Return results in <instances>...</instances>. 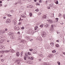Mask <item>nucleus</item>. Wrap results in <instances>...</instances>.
Instances as JSON below:
<instances>
[{
	"label": "nucleus",
	"mask_w": 65,
	"mask_h": 65,
	"mask_svg": "<svg viewBox=\"0 0 65 65\" xmlns=\"http://www.w3.org/2000/svg\"><path fill=\"white\" fill-rule=\"evenodd\" d=\"M63 17L64 19L65 20V17L64 15H63Z\"/></svg>",
	"instance_id": "obj_53"
},
{
	"label": "nucleus",
	"mask_w": 65,
	"mask_h": 65,
	"mask_svg": "<svg viewBox=\"0 0 65 65\" xmlns=\"http://www.w3.org/2000/svg\"><path fill=\"white\" fill-rule=\"evenodd\" d=\"M55 3H56V4H58V1H56V2Z\"/></svg>",
	"instance_id": "obj_42"
},
{
	"label": "nucleus",
	"mask_w": 65,
	"mask_h": 65,
	"mask_svg": "<svg viewBox=\"0 0 65 65\" xmlns=\"http://www.w3.org/2000/svg\"><path fill=\"white\" fill-rule=\"evenodd\" d=\"M39 61H41V59H39Z\"/></svg>",
	"instance_id": "obj_62"
},
{
	"label": "nucleus",
	"mask_w": 65,
	"mask_h": 65,
	"mask_svg": "<svg viewBox=\"0 0 65 65\" xmlns=\"http://www.w3.org/2000/svg\"><path fill=\"white\" fill-rule=\"evenodd\" d=\"M40 27H43V24H42L41 25H40Z\"/></svg>",
	"instance_id": "obj_30"
},
{
	"label": "nucleus",
	"mask_w": 65,
	"mask_h": 65,
	"mask_svg": "<svg viewBox=\"0 0 65 65\" xmlns=\"http://www.w3.org/2000/svg\"><path fill=\"white\" fill-rule=\"evenodd\" d=\"M44 65H50V64H49V63H48L46 62V63H44Z\"/></svg>",
	"instance_id": "obj_16"
},
{
	"label": "nucleus",
	"mask_w": 65,
	"mask_h": 65,
	"mask_svg": "<svg viewBox=\"0 0 65 65\" xmlns=\"http://www.w3.org/2000/svg\"><path fill=\"white\" fill-rule=\"evenodd\" d=\"M7 30H8V29L7 28H6L5 30V31H7Z\"/></svg>",
	"instance_id": "obj_52"
},
{
	"label": "nucleus",
	"mask_w": 65,
	"mask_h": 65,
	"mask_svg": "<svg viewBox=\"0 0 65 65\" xmlns=\"http://www.w3.org/2000/svg\"><path fill=\"white\" fill-rule=\"evenodd\" d=\"M21 55H23V52L22 51L21 54Z\"/></svg>",
	"instance_id": "obj_49"
},
{
	"label": "nucleus",
	"mask_w": 65,
	"mask_h": 65,
	"mask_svg": "<svg viewBox=\"0 0 65 65\" xmlns=\"http://www.w3.org/2000/svg\"><path fill=\"white\" fill-rule=\"evenodd\" d=\"M31 1H32V0H27V1L28 2H30Z\"/></svg>",
	"instance_id": "obj_55"
},
{
	"label": "nucleus",
	"mask_w": 65,
	"mask_h": 65,
	"mask_svg": "<svg viewBox=\"0 0 65 65\" xmlns=\"http://www.w3.org/2000/svg\"><path fill=\"white\" fill-rule=\"evenodd\" d=\"M3 33H5V32L4 31V30H3V31L2 32Z\"/></svg>",
	"instance_id": "obj_56"
},
{
	"label": "nucleus",
	"mask_w": 65,
	"mask_h": 65,
	"mask_svg": "<svg viewBox=\"0 0 65 65\" xmlns=\"http://www.w3.org/2000/svg\"><path fill=\"white\" fill-rule=\"evenodd\" d=\"M48 56L49 57H50V58H52V57H53V55L50 54Z\"/></svg>",
	"instance_id": "obj_12"
},
{
	"label": "nucleus",
	"mask_w": 65,
	"mask_h": 65,
	"mask_svg": "<svg viewBox=\"0 0 65 65\" xmlns=\"http://www.w3.org/2000/svg\"><path fill=\"white\" fill-rule=\"evenodd\" d=\"M39 2L40 3H41V1H42V0H39Z\"/></svg>",
	"instance_id": "obj_45"
},
{
	"label": "nucleus",
	"mask_w": 65,
	"mask_h": 65,
	"mask_svg": "<svg viewBox=\"0 0 65 65\" xmlns=\"http://www.w3.org/2000/svg\"><path fill=\"white\" fill-rule=\"evenodd\" d=\"M8 17H11V15H10V14H9V15H8Z\"/></svg>",
	"instance_id": "obj_50"
},
{
	"label": "nucleus",
	"mask_w": 65,
	"mask_h": 65,
	"mask_svg": "<svg viewBox=\"0 0 65 65\" xmlns=\"http://www.w3.org/2000/svg\"><path fill=\"white\" fill-rule=\"evenodd\" d=\"M32 7H33V6H32V5H30L29 6V8H32Z\"/></svg>",
	"instance_id": "obj_24"
},
{
	"label": "nucleus",
	"mask_w": 65,
	"mask_h": 65,
	"mask_svg": "<svg viewBox=\"0 0 65 65\" xmlns=\"http://www.w3.org/2000/svg\"><path fill=\"white\" fill-rule=\"evenodd\" d=\"M29 15L30 16H32V13H30L29 14Z\"/></svg>",
	"instance_id": "obj_38"
},
{
	"label": "nucleus",
	"mask_w": 65,
	"mask_h": 65,
	"mask_svg": "<svg viewBox=\"0 0 65 65\" xmlns=\"http://www.w3.org/2000/svg\"><path fill=\"white\" fill-rule=\"evenodd\" d=\"M18 2L20 4H22V2H21V1H18Z\"/></svg>",
	"instance_id": "obj_23"
},
{
	"label": "nucleus",
	"mask_w": 65,
	"mask_h": 65,
	"mask_svg": "<svg viewBox=\"0 0 65 65\" xmlns=\"http://www.w3.org/2000/svg\"><path fill=\"white\" fill-rule=\"evenodd\" d=\"M57 63L59 65H60V62L59 61L57 62Z\"/></svg>",
	"instance_id": "obj_35"
},
{
	"label": "nucleus",
	"mask_w": 65,
	"mask_h": 65,
	"mask_svg": "<svg viewBox=\"0 0 65 65\" xmlns=\"http://www.w3.org/2000/svg\"><path fill=\"white\" fill-rule=\"evenodd\" d=\"M56 46L57 47H59V45L58 44H56Z\"/></svg>",
	"instance_id": "obj_29"
},
{
	"label": "nucleus",
	"mask_w": 65,
	"mask_h": 65,
	"mask_svg": "<svg viewBox=\"0 0 65 65\" xmlns=\"http://www.w3.org/2000/svg\"><path fill=\"white\" fill-rule=\"evenodd\" d=\"M16 56L18 57H19L20 56V53L19 52H17L16 53Z\"/></svg>",
	"instance_id": "obj_11"
},
{
	"label": "nucleus",
	"mask_w": 65,
	"mask_h": 65,
	"mask_svg": "<svg viewBox=\"0 0 65 65\" xmlns=\"http://www.w3.org/2000/svg\"><path fill=\"white\" fill-rule=\"evenodd\" d=\"M30 60H34V58L33 57H30Z\"/></svg>",
	"instance_id": "obj_31"
},
{
	"label": "nucleus",
	"mask_w": 65,
	"mask_h": 65,
	"mask_svg": "<svg viewBox=\"0 0 65 65\" xmlns=\"http://www.w3.org/2000/svg\"><path fill=\"white\" fill-rule=\"evenodd\" d=\"M1 62H4V60L3 59H1Z\"/></svg>",
	"instance_id": "obj_48"
},
{
	"label": "nucleus",
	"mask_w": 65,
	"mask_h": 65,
	"mask_svg": "<svg viewBox=\"0 0 65 65\" xmlns=\"http://www.w3.org/2000/svg\"><path fill=\"white\" fill-rule=\"evenodd\" d=\"M24 17H25V16H24V15H21V18H24Z\"/></svg>",
	"instance_id": "obj_47"
},
{
	"label": "nucleus",
	"mask_w": 65,
	"mask_h": 65,
	"mask_svg": "<svg viewBox=\"0 0 65 65\" xmlns=\"http://www.w3.org/2000/svg\"><path fill=\"white\" fill-rule=\"evenodd\" d=\"M33 39H31L30 40V41H32V40H33Z\"/></svg>",
	"instance_id": "obj_57"
},
{
	"label": "nucleus",
	"mask_w": 65,
	"mask_h": 65,
	"mask_svg": "<svg viewBox=\"0 0 65 65\" xmlns=\"http://www.w3.org/2000/svg\"><path fill=\"white\" fill-rule=\"evenodd\" d=\"M63 54H64V55H65V52H63Z\"/></svg>",
	"instance_id": "obj_64"
},
{
	"label": "nucleus",
	"mask_w": 65,
	"mask_h": 65,
	"mask_svg": "<svg viewBox=\"0 0 65 65\" xmlns=\"http://www.w3.org/2000/svg\"><path fill=\"white\" fill-rule=\"evenodd\" d=\"M17 64L18 65H20L21 64V63H20V61H19V60H18L17 61Z\"/></svg>",
	"instance_id": "obj_9"
},
{
	"label": "nucleus",
	"mask_w": 65,
	"mask_h": 65,
	"mask_svg": "<svg viewBox=\"0 0 65 65\" xmlns=\"http://www.w3.org/2000/svg\"><path fill=\"white\" fill-rule=\"evenodd\" d=\"M3 42L4 41H5L6 40L5 39H4L3 40Z\"/></svg>",
	"instance_id": "obj_51"
},
{
	"label": "nucleus",
	"mask_w": 65,
	"mask_h": 65,
	"mask_svg": "<svg viewBox=\"0 0 65 65\" xmlns=\"http://www.w3.org/2000/svg\"><path fill=\"white\" fill-rule=\"evenodd\" d=\"M9 51H4V53H9Z\"/></svg>",
	"instance_id": "obj_20"
},
{
	"label": "nucleus",
	"mask_w": 65,
	"mask_h": 65,
	"mask_svg": "<svg viewBox=\"0 0 65 65\" xmlns=\"http://www.w3.org/2000/svg\"><path fill=\"white\" fill-rule=\"evenodd\" d=\"M11 38L12 39H14V40H15V36H11Z\"/></svg>",
	"instance_id": "obj_6"
},
{
	"label": "nucleus",
	"mask_w": 65,
	"mask_h": 65,
	"mask_svg": "<svg viewBox=\"0 0 65 65\" xmlns=\"http://www.w3.org/2000/svg\"><path fill=\"white\" fill-rule=\"evenodd\" d=\"M51 17L52 18H53L54 17V13H53L51 14Z\"/></svg>",
	"instance_id": "obj_22"
},
{
	"label": "nucleus",
	"mask_w": 65,
	"mask_h": 65,
	"mask_svg": "<svg viewBox=\"0 0 65 65\" xmlns=\"http://www.w3.org/2000/svg\"><path fill=\"white\" fill-rule=\"evenodd\" d=\"M55 20H56V21H58L59 19L57 18Z\"/></svg>",
	"instance_id": "obj_40"
},
{
	"label": "nucleus",
	"mask_w": 65,
	"mask_h": 65,
	"mask_svg": "<svg viewBox=\"0 0 65 65\" xmlns=\"http://www.w3.org/2000/svg\"><path fill=\"white\" fill-rule=\"evenodd\" d=\"M15 21V22H13L14 23V25H16V24H17V21Z\"/></svg>",
	"instance_id": "obj_37"
},
{
	"label": "nucleus",
	"mask_w": 65,
	"mask_h": 65,
	"mask_svg": "<svg viewBox=\"0 0 65 65\" xmlns=\"http://www.w3.org/2000/svg\"><path fill=\"white\" fill-rule=\"evenodd\" d=\"M53 26H54L53 25H52L51 26V28H50V29L49 31L51 33H52V32H53V31L54 30V27H53Z\"/></svg>",
	"instance_id": "obj_1"
},
{
	"label": "nucleus",
	"mask_w": 65,
	"mask_h": 65,
	"mask_svg": "<svg viewBox=\"0 0 65 65\" xmlns=\"http://www.w3.org/2000/svg\"><path fill=\"white\" fill-rule=\"evenodd\" d=\"M10 51L11 52V53H13L14 52V50H13V49H11L10 50Z\"/></svg>",
	"instance_id": "obj_13"
},
{
	"label": "nucleus",
	"mask_w": 65,
	"mask_h": 65,
	"mask_svg": "<svg viewBox=\"0 0 65 65\" xmlns=\"http://www.w3.org/2000/svg\"><path fill=\"white\" fill-rule=\"evenodd\" d=\"M47 8H48V9H50V8H50V7H47Z\"/></svg>",
	"instance_id": "obj_54"
},
{
	"label": "nucleus",
	"mask_w": 65,
	"mask_h": 65,
	"mask_svg": "<svg viewBox=\"0 0 65 65\" xmlns=\"http://www.w3.org/2000/svg\"><path fill=\"white\" fill-rule=\"evenodd\" d=\"M39 41H42V39L41 38H40L39 39Z\"/></svg>",
	"instance_id": "obj_27"
},
{
	"label": "nucleus",
	"mask_w": 65,
	"mask_h": 65,
	"mask_svg": "<svg viewBox=\"0 0 65 65\" xmlns=\"http://www.w3.org/2000/svg\"><path fill=\"white\" fill-rule=\"evenodd\" d=\"M15 29H16V30H19V29H20L19 27L18 26H16L15 27Z\"/></svg>",
	"instance_id": "obj_10"
},
{
	"label": "nucleus",
	"mask_w": 65,
	"mask_h": 65,
	"mask_svg": "<svg viewBox=\"0 0 65 65\" xmlns=\"http://www.w3.org/2000/svg\"><path fill=\"white\" fill-rule=\"evenodd\" d=\"M46 15H44L42 17V18H43V19H46Z\"/></svg>",
	"instance_id": "obj_14"
},
{
	"label": "nucleus",
	"mask_w": 65,
	"mask_h": 65,
	"mask_svg": "<svg viewBox=\"0 0 65 65\" xmlns=\"http://www.w3.org/2000/svg\"><path fill=\"white\" fill-rule=\"evenodd\" d=\"M40 24V22H37V25H39Z\"/></svg>",
	"instance_id": "obj_46"
},
{
	"label": "nucleus",
	"mask_w": 65,
	"mask_h": 65,
	"mask_svg": "<svg viewBox=\"0 0 65 65\" xmlns=\"http://www.w3.org/2000/svg\"><path fill=\"white\" fill-rule=\"evenodd\" d=\"M30 51H33V50L32 49H30L29 50Z\"/></svg>",
	"instance_id": "obj_41"
},
{
	"label": "nucleus",
	"mask_w": 65,
	"mask_h": 65,
	"mask_svg": "<svg viewBox=\"0 0 65 65\" xmlns=\"http://www.w3.org/2000/svg\"><path fill=\"white\" fill-rule=\"evenodd\" d=\"M26 38H27V39H30V38L28 37H26Z\"/></svg>",
	"instance_id": "obj_28"
},
{
	"label": "nucleus",
	"mask_w": 65,
	"mask_h": 65,
	"mask_svg": "<svg viewBox=\"0 0 65 65\" xmlns=\"http://www.w3.org/2000/svg\"><path fill=\"white\" fill-rule=\"evenodd\" d=\"M18 34H20V31H18Z\"/></svg>",
	"instance_id": "obj_59"
},
{
	"label": "nucleus",
	"mask_w": 65,
	"mask_h": 65,
	"mask_svg": "<svg viewBox=\"0 0 65 65\" xmlns=\"http://www.w3.org/2000/svg\"><path fill=\"white\" fill-rule=\"evenodd\" d=\"M37 28H38V26H36L35 27V30H36L37 29Z\"/></svg>",
	"instance_id": "obj_26"
},
{
	"label": "nucleus",
	"mask_w": 65,
	"mask_h": 65,
	"mask_svg": "<svg viewBox=\"0 0 65 65\" xmlns=\"http://www.w3.org/2000/svg\"><path fill=\"white\" fill-rule=\"evenodd\" d=\"M28 32H29L28 34H31L33 32V31L32 30V29H30V30L28 31Z\"/></svg>",
	"instance_id": "obj_2"
},
{
	"label": "nucleus",
	"mask_w": 65,
	"mask_h": 65,
	"mask_svg": "<svg viewBox=\"0 0 65 65\" xmlns=\"http://www.w3.org/2000/svg\"><path fill=\"white\" fill-rule=\"evenodd\" d=\"M2 39H2H3V37H0V39Z\"/></svg>",
	"instance_id": "obj_43"
},
{
	"label": "nucleus",
	"mask_w": 65,
	"mask_h": 65,
	"mask_svg": "<svg viewBox=\"0 0 65 65\" xmlns=\"http://www.w3.org/2000/svg\"><path fill=\"white\" fill-rule=\"evenodd\" d=\"M48 26H49V25L47 24H46L44 25V27H45V28H47Z\"/></svg>",
	"instance_id": "obj_15"
},
{
	"label": "nucleus",
	"mask_w": 65,
	"mask_h": 65,
	"mask_svg": "<svg viewBox=\"0 0 65 65\" xmlns=\"http://www.w3.org/2000/svg\"><path fill=\"white\" fill-rule=\"evenodd\" d=\"M61 15H62L60 13H59V17H61Z\"/></svg>",
	"instance_id": "obj_34"
},
{
	"label": "nucleus",
	"mask_w": 65,
	"mask_h": 65,
	"mask_svg": "<svg viewBox=\"0 0 65 65\" xmlns=\"http://www.w3.org/2000/svg\"><path fill=\"white\" fill-rule=\"evenodd\" d=\"M21 24H22V22H20L19 23L18 25H20Z\"/></svg>",
	"instance_id": "obj_36"
},
{
	"label": "nucleus",
	"mask_w": 65,
	"mask_h": 65,
	"mask_svg": "<svg viewBox=\"0 0 65 65\" xmlns=\"http://www.w3.org/2000/svg\"><path fill=\"white\" fill-rule=\"evenodd\" d=\"M0 48L2 50H4L5 48V47L4 46L0 45Z\"/></svg>",
	"instance_id": "obj_5"
},
{
	"label": "nucleus",
	"mask_w": 65,
	"mask_h": 65,
	"mask_svg": "<svg viewBox=\"0 0 65 65\" xmlns=\"http://www.w3.org/2000/svg\"><path fill=\"white\" fill-rule=\"evenodd\" d=\"M24 60H25L27 59V58H26V56H25L24 57Z\"/></svg>",
	"instance_id": "obj_33"
},
{
	"label": "nucleus",
	"mask_w": 65,
	"mask_h": 65,
	"mask_svg": "<svg viewBox=\"0 0 65 65\" xmlns=\"http://www.w3.org/2000/svg\"><path fill=\"white\" fill-rule=\"evenodd\" d=\"M48 22L50 24H52L53 23V21L51 20H49L48 21Z\"/></svg>",
	"instance_id": "obj_8"
},
{
	"label": "nucleus",
	"mask_w": 65,
	"mask_h": 65,
	"mask_svg": "<svg viewBox=\"0 0 65 65\" xmlns=\"http://www.w3.org/2000/svg\"><path fill=\"white\" fill-rule=\"evenodd\" d=\"M18 4V3H15V4H14L15 5H16L17 4Z\"/></svg>",
	"instance_id": "obj_60"
},
{
	"label": "nucleus",
	"mask_w": 65,
	"mask_h": 65,
	"mask_svg": "<svg viewBox=\"0 0 65 65\" xmlns=\"http://www.w3.org/2000/svg\"><path fill=\"white\" fill-rule=\"evenodd\" d=\"M2 6V4H0V7H1Z\"/></svg>",
	"instance_id": "obj_63"
},
{
	"label": "nucleus",
	"mask_w": 65,
	"mask_h": 65,
	"mask_svg": "<svg viewBox=\"0 0 65 65\" xmlns=\"http://www.w3.org/2000/svg\"><path fill=\"white\" fill-rule=\"evenodd\" d=\"M52 53H55L56 52V51L55 50H54L53 51H52Z\"/></svg>",
	"instance_id": "obj_32"
},
{
	"label": "nucleus",
	"mask_w": 65,
	"mask_h": 65,
	"mask_svg": "<svg viewBox=\"0 0 65 65\" xmlns=\"http://www.w3.org/2000/svg\"><path fill=\"white\" fill-rule=\"evenodd\" d=\"M14 34V33L13 32H9L8 33V35L9 36H11V35H13Z\"/></svg>",
	"instance_id": "obj_7"
},
{
	"label": "nucleus",
	"mask_w": 65,
	"mask_h": 65,
	"mask_svg": "<svg viewBox=\"0 0 65 65\" xmlns=\"http://www.w3.org/2000/svg\"><path fill=\"white\" fill-rule=\"evenodd\" d=\"M3 42V39L2 40H1L0 41V44H1Z\"/></svg>",
	"instance_id": "obj_17"
},
{
	"label": "nucleus",
	"mask_w": 65,
	"mask_h": 65,
	"mask_svg": "<svg viewBox=\"0 0 65 65\" xmlns=\"http://www.w3.org/2000/svg\"><path fill=\"white\" fill-rule=\"evenodd\" d=\"M53 6V4H50V7H52Z\"/></svg>",
	"instance_id": "obj_21"
},
{
	"label": "nucleus",
	"mask_w": 65,
	"mask_h": 65,
	"mask_svg": "<svg viewBox=\"0 0 65 65\" xmlns=\"http://www.w3.org/2000/svg\"><path fill=\"white\" fill-rule=\"evenodd\" d=\"M27 54L29 55H31V54H30V53L29 52H28Z\"/></svg>",
	"instance_id": "obj_44"
},
{
	"label": "nucleus",
	"mask_w": 65,
	"mask_h": 65,
	"mask_svg": "<svg viewBox=\"0 0 65 65\" xmlns=\"http://www.w3.org/2000/svg\"><path fill=\"white\" fill-rule=\"evenodd\" d=\"M10 22H11V20H10L9 19H8L7 20V21H6V23L7 24H8V23H10Z\"/></svg>",
	"instance_id": "obj_4"
},
{
	"label": "nucleus",
	"mask_w": 65,
	"mask_h": 65,
	"mask_svg": "<svg viewBox=\"0 0 65 65\" xmlns=\"http://www.w3.org/2000/svg\"><path fill=\"white\" fill-rule=\"evenodd\" d=\"M0 53H1L2 54H4V51H0Z\"/></svg>",
	"instance_id": "obj_25"
},
{
	"label": "nucleus",
	"mask_w": 65,
	"mask_h": 65,
	"mask_svg": "<svg viewBox=\"0 0 65 65\" xmlns=\"http://www.w3.org/2000/svg\"><path fill=\"white\" fill-rule=\"evenodd\" d=\"M46 35V33L45 32H43V34L42 35V36L43 37H45Z\"/></svg>",
	"instance_id": "obj_3"
},
{
	"label": "nucleus",
	"mask_w": 65,
	"mask_h": 65,
	"mask_svg": "<svg viewBox=\"0 0 65 65\" xmlns=\"http://www.w3.org/2000/svg\"><path fill=\"white\" fill-rule=\"evenodd\" d=\"M57 32V34H59L60 33V32H59L58 31Z\"/></svg>",
	"instance_id": "obj_58"
},
{
	"label": "nucleus",
	"mask_w": 65,
	"mask_h": 65,
	"mask_svg": "<svg viewBox=\"0 0 65 65\" xmlns=\"http://www.w3.org/2000/svg\"><path fill=\"white\" fill-rule=\"evenodd\" d=\"M29 63L30 64H32L33 63V62L32 61H29Z\"/></svg>",
	"instance_id": "obj_19"
},
{
	"label": "nucleus",
	"mask_w": 65,
	"mask_h": 65,
	"mask_svg": "<svg viewBox=\"0 0 65 65\" xmlns=\"http://www.w3.org/2000/svg\"><path fill=\"white\" fill-rule=\"evenodd\" d=\"M46 4H47V1H46Z\"/></svg>",
	"instance_id": "obj_61"
},
{
	"label": "nucleus",
	"mask_w": 65,
	"mask_h": 65,
	"mask_svg": "<svg viewBox=\"0 0 65 65\" xmlns=\"http://www.w3.org/2000/svg\"><path fill=\"white\" fill-rule=\"evenodd\" d=\"M35 11H36L38 12V11H39V10H38V9H36L35 10Z\"/></svg>",
	"instance_id": "obj_39"
},
{
	"label": "nucleus",
	"mask_w": 65,
	"mask_h": 65,
	"mask_svg": "<svg viewBox=\"0 0 65 65\" xmlns=\"http://www.w3.org/2000/svg\"><path fill=\"white\" fill-rule=\"evenodd\" d=\"M50 44L52 46H54V43H50Z\"/></svg>",
	"instance_id": "obj_18"
}]
</instances>
